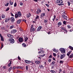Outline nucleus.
Returning <instances> with one entry per match:
<instances>
[{
	"mask_svg": "<svg viewBox=\"0 0 73 73\" xmlns=\"http://www.w3.org/2000/svg\"><path fill=\"white\" fill-rule=\"evenodd\" d=\"M22 16V15H21V12L19 11L15 14V19H16L17 18H20V17H21Z\"/></svg>",
	"mask_w": 73,
	"mask_h": 73,
	"instance_id": "1",
	"label": "nucleus"
},
{
	"mask_svg": "<svg viewBox=\"0 0 73 73\" xmlns=\"http://www.w3.org/2000/svg\"><path fill=\"white\" fill-rule=\"evenodd\" d=\"M59 50L62 53H65V49L64 48H60L59 49Z\"/></svg>",
	"mask_w": 73,
	"mask_h": 73,
	"instance_id": "2",
	"label": "nucleus"
},
{
	"mask_svg": "<svg viewBox=\"0 0 73 73\" xmlns=\"http://www.w3.org/2000/svg\"><path fill=\"white\" fill-rule=\"evenodd\" d=\"M9 41L11 44H13L14 43H15V40L13 38H9Z\"/></svg>",
	"mask_w": 73,
	"mask_h": 73,
	"instance_id": "3",
	"label": "nucleus"
},
{
	"mask_svg": "<svg viewBox=\"0 0 73 73\" xmlns=\"http://www.w3.org/2000/svg\"><path fill=\"white\" fill-rule=\"evenodd\" d=\"M64 1L62 0H57L55 1V3H60V4H62Z\"/></svg>",
	"mask_w": 73,
	"mask_h": 73,
	"instance_id": "4",
	"label": "nucleus"
},
{
	"mask_svg": "<svg viewBox=\"0 0 73 73\" xmlns=\"http://www.w3.org/2000/svg\"><path fill=\"white\" fill-rule=\"evenodd\" d=\"M62 17H63V19H64L65 20H68V17L64 15H62Z\"/></svg>",
	"mask_w": 73,
	"mask_h": 73,
	"instance_id": "5",
	"label": "nucleus"
},
{
	"mask_svg": "<svg viewBox=\"0 0 73 73\" xmlns=\"http://www.w3.org/2000/svg\"><path fill=\"white\" fill-rule=\"evenodd\" d=\"M17 32V30L16 29H13L12 30L11 32V33H15Z\"/></svg>",
	"mask_w": 73,
	"mask_h": 73,
	"instance_id": "6",
	"label": "nucleus"
},
{
	"mask_svg": "<svg viewBox=\"0 0 73 73\" xmlns=\"http://www.w3.org/2000/svg\"><path fill=\"white\" fill-rule=\"evenodd\" d=\"M10 20H11V18L7 17L5 20V23H7V22H8V21H10Z\"/></svg>",
	"mask_w": 73,
	"mask_h": 73,
	"instance_id": "7",
	"label": "nucleus"
},
{
	"mask_svg": "<svg viewBox=\"0 0 73 73\" xmlns=\"http://www.w3.org/2000/svg\"><path fill=\"white\" fill-rule=\"evenodd\" d=\"M18 41L19 42H23V39L22 38L20 37L18 39Z\"/></svg>",
	"mask_w": 73,
	"mask_h": 73,
	"instance_id": "8",
	"label": "nucleus"
},
{
	"mask_svg": "<svg viewBox=\"0 0 73 73\" xmlns=\"http://www.w3.org/2000/svg\"><path fill=\"white\" fill-rule=\"evenodd\" d=\"M65 56V54H63V55L61 54L60 56V58L61 59H63L64 58V57Z\"/></svg>",
	"mask_w": 73,
	"mask_h": 73,
	"instance_id": "9",
	"label": "nucleus"
},
{
	"mask_svg": "<svg viewBox=\"0 0 73 73\" xmlns=\"http://www.w3.org/2000/svg\"><path fill=\"white\" fill-rule=\"evenodd\" d=\"M16 69H23V67L21 66H18L16 67Z\"/></svg>",
	"mask_w": 73,
	"mask_h": 73,
	"instance_id": "10",
	"label": "nucleus"
},
{
	"mask_svg": "<svg viewBox=\"0 0 73 73\" xmlns=\"http://www.w3.org/2000/svg\"><path fill=\"white\" fill-rule=\"evenodd\" d=\"M10 20L11 23H13L15 21V18L13 17H11Z\"/></svg>",
	"mask_w": 73,
	"mask_h": 73,
	"instance_id": "11",
	"label": "nucleus"
},
{
	"mask_svg": "<svg viewBox=\"0 0 73 73\" xmlns=\"http://www.w3.org/2000/svg\"><path fill=\"white\" fill-rule=\"evenodd\" d=\"M0 36L1 41H4V38H3V36H2L1 34H0Z\"/></svg>",
	"mask_w": 73,
	"mask_h": 73,
	"instance_id": "12",
	"label": "nucleus"
},
{
	"mask_svg": "<svg viewBox=\"0 0 73 73\" xmlns=\"http://www.w3.org/2000/svg\"><path fill=\"white\" fill-rule=\"evenodd\" d=\"M45 13H42V14H41V15L40 16V18H41V19H42V17H44V16H45Z\"/></svg>",
	"mask_w": 73,
	"mask_h": 73,
	"instance_id": "13",
	"label": "nucleus"
},
{
	"mask_svg": "<svg viewBox=\"0 0 73 73\" xmlns=\"http://www.w3.org/2000/svg\"><path fill=\"white\" fill-rule=\"evenodd\" d=\"M25 63H26V64H30V63H31V61L28 60H25Z\"/></svg>",
	"mask_w": 73,
	"mask_h": 73,
	"instance_id": "14",
	"label": "nucleus"
},
{
	"mask_svg": "<svg viewBox=\"0 0 73 73\" xmlns=\"http://www.w3.org/2000/svg\"><path fill=\"white\" fill-rule=\"evenodd\" d=\"M7 36L8 37H9L10 38H11H11H13V35L9 34H8L7 35Z\"/></svg>",
	"mask_w": 73,
	"mask_h": 73,
	"instance_id": "15",
	"label": "nucleus"
},
{
	"mask_svg": "<svg viewBox=\"0 0 73 73\" xmlns=\"http://www.w3.org/2000/svg\"><path fill=\"white\" fill-rule=\"evenodd\" d=\"M40 62L39 60H36L35 61V63L36 64V65H38L40 63Z\"/></svg>",
	"mask_w": 73,
	"mask_h": 73,
	"instance_id": "16",
	"label": "nucleus"
},
{
	"mask_svg": "<svg viewBox=\"0 0 73 73\" xmlns=\"http://www.w3.org/2000/svg\"><path fill=\"white\" fill-rule=\"evenodd\" d=\"M61 29H62V30H63V31H64L65 32H66V33H67V32H68V31L66 30V28H64L63 27H61Z\"/></svg>",
	"mask_w": 73,
	"mask_h": 73,
	"instance_id": "17",
	"label": "nucleus"
},
{
	"mask_svg": "<svg viewBox=\"0 0 73 73\" xmlns=\"http://www.w3.org/2000/svg\"><path fill=\"white\" fill-rule=\"evenodd\" d=\"M42 28V27L41 26H39L38 27V29H37V31H40L41 29Z\"/></svg>",
	"mask_w": 73,
	"mask_h": 73,
	"instance_id": "18",
	"label": "nucleus"
},
{
	"mask_svg": "<svg viewBox=\"0 0 73 73\" xmlns=\"http://www.w3.org/2000/svg\"><path fill=\"white\" fill-rule=\"evenodd\" d=\"M24 39H25V42H26V41L28 40V38L26 37V36H24Z\"/></svg>",
	"mask_w": 73,
	"mask_h": 73,
	"instance_id": "19",
	"label": "nucleus"
},
{
	"mask_svg": "<svg viewBox=\"0 0 73 73\" xmlns=\"http://www.w3.org/2000/svg\"><path fill=\"white\" fill-rule=\"evenodd\" d=\"M1 17L2 19H4V18L5 17V15L4 14H2L1 15Z\"/></svg>",
	"mask_w": 73,
	"mask_h": 73,
	"instance_id": "20",
	"label": "nucleus"
},
{
	"mask_svg": "<svg viewBox=\"0 0 73 73\" xmlns=\"http://www.w3.org/2000/svg\"><path fill=\"white\" fill-rule=\"evenodd\" d=\"M40 53L43 54V53H44V51L43 50L40 51L38 52V54H40Z\"/></svg>",
	"mask_w": 73,
	"mask_h": 73,
	"instance_id": "21",
	"label": "nucleus"
},
{
	"mask_svg": "<svg viewBox=\"0 0 73 73\" xmlns=\"http://www.w3.org/2000/svg\"><path fill=\"white\" fill-rule=\"evenodd\" d=\"M22 46L24 48H26L27 47V46L26 45V44L25 43H23L22 44Z\"/></svg>",
	"mask_w": 73,
	"mask_h": 73,
	"instance_id": "22",
	"label": "nucleus"
},
{
	"mask_svg": "<svg viewBox=\"0 0 73 73\" xmlns=\"http://www.w3.org/2000/svg\"><path fill=\"white\" fill-rule=\"evenodd\" d=\"M69 58H73V53H72L70 55Z\"/></svg>",
	"mask_w": 73,
	"mask_h": 73,
	"instance_id": "23",
	"label": "nucleus"
},
{
	"mask_svg": "<svg viewBox=\"0 0 73 73\" xmlns=\"http://www.w3.org/2000/svg\"><path fill=\"white\" fill-rule=\"evenodd\" d=\"M21 19H20L17 21V24H20V23H21Z\"/></svg>",
	"mask_w": 73,
	"mask_h": 73,
	"instance_id": "24",
	"label": "nucleus"
},
{
	"mask_svg": "<svg viewBox=\"0 0 73 73\" xmlns=\"http://www.w3.org/2000/svg\"><path fill=\"white\" fill-rule=\"evenodd\" d=\"M19 31H21V32H24V30H23L22 29V28H21V27H19Z\"/></svg>",
	"mask_w": 73,
	"mask_h": 73,
	"instance_id": "25",
	"label": "nucleus"
},
{
	"mask_svg": "<svg viewBox=\"0 0 73 73\" xmlns=\"http://www.w3.org/2000/svg\"><path fill=\"white\" fill-rule=\"evenodd\" d=\"M11 64H12V61H10L9 63L8 64V66H11Z\"/></svg>",
	"mask_w": 73,
	"mask_h": 73,
	"instance_id": "26",
	"label": "nucleus"
},
{
	"mask_svg": "<svg viewBox=\"0 0 73 73\" xmlns=\"http://www.w3.org/2000/svg\"><path fill=\"white\" fill-rule=\"evenodd\" d=\"M39 67L40 68H44V66L42 64H39Z\"/></svg>",
	"mask_w": 73,
	"mask_h": 73,
	"instance_id": "27",
	"label": "nucleus"
},
{
	"mask_svg": "<svg viewBox=\"0 0 73 73\" xmlns=\"http://www.w3.org/2000/svg\"><path fill=\"white\" fill-rule=\"evenodd\" d=\"M56 15H54V18H52V20L53 21V22H54V20L55 19H56Z\"/></svg>",
	"mask_w": 73,
	"mask_h": 73,
	"instance_id": "28",
	"label": "nucleus"
},
{
	"mask_svg": "<svg viewBox=\"0 0 73 73\" xmlns=\"http://www.w3.org/2000/svg\"><path fill=\"white\" fill-rule=\"evenodd\" d=\"M12 69V67H11L8 69V71L10 72L11 70Z\"/></svg>",
	"mask_w": 73,
	"mask_h": 73,
	"instance_id": "29",
	"label": "nucleus"
},
{
	"mask_svg": "<svg viewBox=\"0 0 73 73\" xmlns=\"http://www.w3.org/2000/svg\"><path fill=\"white\" fill-rule=\"evenodd\" d=\"M69 49H71V50H73V47H72V46H69Z\"/></svg>",
	"mask_w": 73,
	"mask_h": 73,
	"instance_id": "30",
	"label": "nucleus"
},
{
	"mask_svg": "<svg viewBox=\"0 0 73 73\" xmlns=\"http://www.w3.org/2000/svg\"><path fill=\"white\" fill-rule=\"evenodd\" d=\"M57 24L58 25H62V22H59Z\"/></svg>",
	"mask_w": 73,
	"mask_h": 73,
	"instance_id": "31",
	"label": "nucleus"
},
{
	"mask_svg": "<svg viewBox=\"0 0 73 73\" xmlns=\"http://www.w3.org/2000/svg\"><path fill=\"white\" fill-rule=\"evenodd\" d=\"M72 52V51H69L67 54V55L68 56H69V55H70V53Z\"/></svg>",
	"mask_w": 73,
	"mask_h": 73,
	"instance_id": "32",
	"label": "nucleus"
},
{
	"mask_svg": "<svg viewBox=\"0 0 73 73\" xmlns=\"http://www.w3.org/2000/svg\"><path fill=\"white\" fill-rule=\"evenodd\" d=\"M14 27V25H12L10 27V29H12Z\"/></svg>",
	"mask_w": 73,
	"mask_h": 73,
	"instance_id": "33",
	"label": "nucleus"
},
{
	"mask_svg": "<svg viewBox=\"0 0 73 73\" xmlns=\"http://www.w3.org/2000/svg\"><path fill=\"white\" fill-rule=\"evenodd\" d=\"M37 11H38L39 12V13H41L42 12L41 10H40V9H37Z\"/></svg>",
	"mask_w": 73,
	"mask_h": 73,
	"instance_id": "34",
	"label": "nucleus"
},
{
	"mask_svg": "<svg viewBox=\"0 0 73 73\" xmlns=\"http://www.w3.org/2000/svg\"><path fill=\"white\" fill-rule=\"evenodd\" d=\"M50 72L52 73H56V72H55V71H54V70H51L50 71Z\"/></svg>",
	"mask_w": 73,
	"mask_h": 73,
	"instance_id": "35",
	"label": "nucleus"
},
{
	"mask_svg": "<svg viewBox=\"0 0 73 73\" xmlns=\"http://www.w3.org/2000/svg\"><path fill=\"white\" fill-rule=\"evenodd\" d=\"M39 16H38V15H36V17L35 18V19L36 20H37V19H39Z\"/></svg>",
	"mask_w": 73,
	"mask_h": 73,
	"instance_id": "36",
	"label": "nucleus"
},
{
	"mask_svg": "<svg viewBox=\"0 0 73 73\" xmlns=\"http://www.w3.org/2000/svg\"><path fill=\"white\" fill-rule=\"evenodd\" d=\"M9 3H10V5H12V1H11V0H10V1H9Z\"/></svg>",
	"mask_w": 73,
	"mask_h": 73,
	"instance_id": "37",
	"label": "nucleus"
},
{
	"mask_svg": "<svg viewBox=\"0 0 73 73\" xmlns=\"http://www.w3.org/2000/svg\"><path fill=\"white\" fill-rule=\"evenodd\" d=\"M30 15H31V14H27V18H29V17H30Z\"/></svg>",
	"mask_w": 73,
	"mask_h": 73,
	"instance_id": "38",
	"label": "nucleus"
},
{
	"mask_svg": "<svg viewBox=\"0 0 73 73\" xmlns=\"http://www.w3.org/2000/svg\"><path fill=\"white\" fill-rule=\"evenodd\" d=\"M35 30V28H32V29L31 30H30V31H33V32H34Z\"/></svg>",
	"mask_w": 73,
	"mask_h": 73,
	"instance_id": "39",
	"label": "nucleus"
},
{
	"mask_svg": "<svg viewBox=\"0 0 73 73\" xmlns=\"http://www.w3.org/2000/svg\"><path fill=\"white\" fill-rule=\"evenodd\" d=\"M16 68V67L15 66H13V70H15Z\"/></svg>",
	"mask_w": 73,
	"mask_h": 73,
	"instance_id": "40",
	"label": "nucleus"
},
{
	"mask_svg": "<svg viewBox=\"0 0 73 73\" xmlns=\"http://www.w3.org/2000/svg\"><path fill=\"white\" fill-rule=\"evenodd\" d=\"M63 23L64 25H66V21H63Z\"/></svg>",
	"mask_w": 73,
	"mask_h": 73,
	"instance_id": "41",
	"label": "nucleus"
},
{
	"mask_svg": "<svg viewBox=\"0 0 73 73\" xmlns=\"http://www.w3.org/2000/svg\"><path fill=\"white\" fill-rule=\"evenodd\" d=\"M51 61H52V59L51 58H49L48 60L49 62H51Z\"/></svg>",
	"mask_w": 73,
	"mask_h": 73,
	"instance_id": "42",
	"label": "nucleus"
},
{
	"mask_svg": "<svg viewBox=\"0 0 73 73\" xmlns=\"http://www.w3.org/2000/svg\"><path fill=\"white\" fill-rule=\"evenodd\" d=\"M14 6L15 7H16V6H17V3H16V2L15 3H14Z\"/></svg>",
	"mask_w": 73,
	"mask_h": 73,
	"instance_id": "43",
	"label": "nucleus"
},
{
	"mask_svg": "<svg viewBox=\"0 0 73 73\" xmlns=\"http://www.w3.org/2000/svg\"><path fill=\"white\" fill-rule=\"evenodd\" d=\"M33 28V25H32L31 27V28L30 29V30H32V28Z\"/></svg>",
	"mask_w": 73,
	"mask_h": 73,
	"instance_id": "44",
	"label": "nucleus"
},
{
	"mask_svg": "<svg viewBox=\"0 0 73 73\" xmlns=\"http://www.w3.org/2000/svg\"><path fill=\"white\" fill-rule=\"evenodd\" d=\"M68 6H70V3L69 1L68 2Z\"/></svg>",
	"mask_w": 73,
	"mask_h": 73,
	"instance_id": "45",
	"label": "nucleus"
},
{
	"mask_svg": "<svg viewBox=\"0 0 73 73\" xmlns=\"http://www.w3.org/2000/svg\"><path fill=\"white\" fill-rule=\"evenodd\" d=\"M58 5H59V6H60L61 5H64V4H58Z\"/></svg>",
	"mask_w": 73,
	"mask_h": 73,
	"instance_id": "46",
	"label": "nucleus"
},
{
	"mask_svg": "<svg viewBox=\"0 0 73 73\" xmlns=\"http://www.w3.org/2000/svg\"><path fill=\"white\" fill-rule=\"evenodd\" d=\"M26 70H28V66H26Z\"/></svg>",
	"mask_w": 73,
	"mask_h": 73,
	"instance_id": "47",
	"label": "nucleus"
},
{
	"mask_svg": "<svg viewBox=\"0 0 73 73\" xmlns=\"http://www.w3.org/2000/svg\"><path fill=\"white\" fill-rule=\"evenodd\" d=\"M44 23H46L48 22V20L45 19L44 21Z\"/></svg>",
	"mask_w": 73,
	"mask_h": 73,
	"instance_id": "48",
	"label": "nucleus"
},
{
	"mask_svg": "<svg viewBox=\"0 0 73 73\" xmlns=\"http://www.w3.org/2000/svg\"><path fill=\"white\" fill-rule=\"evenodd\" d=\"M67 27L68 28H71V26H70V25H68L67 26Z\"/></svg>",
	"mask_w": 73,
	"mask_h": 73,
	"instance_id": "49",
	"label": "nucleus"
},
{
	"mask_svg": "<svg viewBox=\"0 0 73 73\" xmlns=\"http://www.w3.org/2000/svg\"><path fill=\"white\" fill-rule=\"evenodd\" d=\"M9 4V3H7V4H6L5 5V6H7V7H8V6Z\"/></svg>",
	"mask_w": 73,
	"mask_h": 73,
	"instance_id": "50",
	"label": "nucleus"
},
{
	"mask_svg": "<svg viewBox=\"0 0 73 73\" xmlns=\"http://www.w3.org/2000/svg\"><path fill=\"white\" fill-rule=\"evenodd\" d=\"M55 63V61H53L51 63V64L52 65H54V64Z\"/></svg>",
	"mask_w": 73,
	"mask_h": 73,
	"instance_id": "51",
	"label": "nucleus"
},
{
	"mask_svg": "<svg viewBox=\"0 0 73 73\" xmlns=\"http://www.w3.org/2000/svg\"><path fill=\"white\" fill-rule=\"evenodd\" d=\"M3 69H7V68H6V66H3L2 67Z\"/></svg>",
	"mask_w": 73,
	"mask_h": 73,
	"instance_id": "52",
	"label": "nucleus"
},
{
	"mask_svg": "<svg viewBox=\"0 0 73 73\" xmlns=\"http://www.w3.org/2000/svg\"><path fill=\"white\" fill-rule=\"evenodd\" d=\"M52 57H53V56H52V54H50V56L49 57V58H52Z\"/></svg>",
	"mask_w": 73,
	"mask_h": 73,
	"instance_id": "53",
	"label": "nucleus"
},
{
	"mask_svg": "<svg viewBox=\"0 0 73 73\" xmlns=\"http://www.w3.org/2000/svg\"><path fill=\"white\" fill-rule=\"evenodd\" d=\"M20 5H21V6H23V3L21 2L20 3Z\"/></svg>",
	"mask_w": 73,
	"mask_h": 73,
	"instance_id": "54",
	"label": "nucleus"
},
{
	"mask_svg": "<svg viewBox=\"0 0 73 73\" xmlns=\"http://www.w3.org/2000/svg\"><path fill=\"white\" fill-rule=\"evenodd\" d=\"M9 10V8L7 7V9H6V11H8Z\"/></svg>",
	"mask_w": 73,
	"mask_h": 73,
	"instance_id": "55",
	"label": "nucleus"
},
{
	"mask_svg": "<svg viewBox=\"0 0 73 73\" xmlns=\"http://www.w3.org/2000/svg\"><path fill=\"white\" fill-rule=\"evenodd\" d=\"M23 21H24V22H25V23H27V20H26L25 19H23Z\"/></svg>",
	"mask_w": 73,
	"mask_h": 73,
	"instance_id": "56",
	"label": "nucleus"
},
{
	"mask_svg": "<svg viewBox=\"0 0 73 73\" xmlns=\"http://www.w3.org/2000/svg\"><path fill=\"white\" fill-rule=\"evenodd\" d=\"M45 5H46V6L48 7L49 8V5L48 4H46Z\"/></svg>",
	"mask_w": 73,
	"mask_h": 73,
	"instance_id": "57",
	"label": "nucleus"
},
{
	"mask_svg": "<svg viewBox=\"0 0 73 73\" xmlns=\"http://www.w3.org/2000/svg\"><path fill=\"white\" fill-rule=\"evenodd\" d=\"M18 59L19 60H21V58H20V56H18Z\"/></svg>",
	"mask_w": 73,
	"mask_h": 73,
	"instance_id": "58",
	"label": "nucleus"
},
{
	"mask_svg": "<svg viewBox=\"0 0 73 73\" xmlns=\"http://www.w3.org/2000/svg\"><path fill=\"white\" fill-rule=\"evenodd\" d=\"M60 64H61V63L62 64L63 63V61H62V60H61L60 61Z\"/></svg>",
	"mask_w": 73,
	"mask_h": 73,
	"instance_id": "59",
	"label": "nucleus"
},
{
	"mask_svg": "<svg viewBox=\"0 0 73 73\" xmlns=\"http://www.w3.org/2000/svg\"><path fill=\"white\" fill-rule=\"evenodd\" d=\"M38 60H39V61H41V58H40V57H38Z\"/></svg>",
	"mask_w": 73,
	"mask_h": 73,
	"instance_id": "60",
	"label": "nucleus"
},
{
	"mask_svg": "<svg viewBox=\"0 0 73 73\" xmlns=\"http://www.w3.org/2000/svg\"><path fill=\"white\" fill-rule=\"evenodd\" d=\"M17 72H18V73H21V71H19V70H17Z\"/></svg>",
	"mask_w": 73,
	"mask_h": 73,
	"instance_id": "61",
	"label": "nucleus"
},
{
	"mask_svg": "<svg viewBox=\"0 0 73 73\" xmlns=\"http://www.w3.org/2000/svg\"><path fill=\"white\" fill-rule=\"evenodd\" d=\"M53 55L54 56V57H56V54L54 53H53Z\"/></svg>",
	"mask_w": 73,
	"mask_h": 73,
	"instance_id": "62",
	"label": "nucleus"
},
{
	"mask_svg": "<svg viewBox=\"0 0 73 73\" xmlns=\"http://www.w3.org/2000/svg\"><path fill=\"white\" fill-rule=\"evenodd\" d=\"M72 31H73V29H71L70 30H68V31H69V32H72Z\"/></svg>",
	"mask_w": 73,
	"mask_h": 73,
	"instance_id": "63",
	"label": "nucleus"
},
{
	"mask_svg": "<svg viewBox=\"0 0 73 73\" xmlns=\"http://www.w3.org/2000/svg\"><path fill=\"white\" fill-rule=\"evenodd\" d=\"M56 50V49H55V48H54L53 50L54 52H55Z\"/></svg>",
	"mask_w": 73,
	"mask_h": 73,
	"instance_id": "64",
	"label": "nucleus"
}]
</instances>
